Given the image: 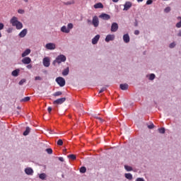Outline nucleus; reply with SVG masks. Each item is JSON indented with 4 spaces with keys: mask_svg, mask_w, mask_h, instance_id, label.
<instances>
[{
    "mask_svg": "<svg viewBox=\"0 0 181 181\" xmlns=\"http://www.w3.org/2000/svg\"><path fill=\"white\" fill-rule=\"evenodd\" d=\"M65 101H66V98H61L55 100L53 102V104L54 105H62V104H63V103H64Z\"/></svg>",
    "mask_w": 181,
    "mask_h": 181,
    "instance_id": "5",
    "label": "nucleus"
},
{
    "mask_svg": "<svg viewBox=\"0 0 181 181\" xmlns=\"http://www.w3.org/2000/svg\"><path fill=\"white\" fill-rule=\"evenodd\" d=\"M30 54V49H26L21 54V57H26Z\"/></svg>",
    "mask_w": 181,
    "mask_h": 181,
    "instance_id": "18",
    "label": "nucleus"
},
{
    "mask_svg": "<svg viewBox=\"0 0 181 181\" xmlns=\"http://www.w3.org/2000/svg\"><path fill=\"white\" fill-rule=\"evenodd\" d=\"M99 18L100 19H103V21H110L111 19V16L107 13H103L101 15L99 16Z\"/></svg>",
    "mask_w": 181,
    "mask_h": 181,
    "instance_id": "9",
    "label": "nucleus"
},
{
    "mask_svg": "<svg viewBox=\"0 0 181 181\" xmlns=\"http://www.w3.org/2000/svg\"><path fill=\"white\" fill-rule=\"evenodd\" d=\"M10 23L12 25V26H15L16 29L18 30H21V29L23 28V24H22L21 21H18V17H12V18L10 20Z\"/></svg>",
    "mask_w": 181,
    "mask_h": 181,
    "instance_id": "1",
    "label": "nucleus"
},
{
    "mask_svg": "<svg viewBox=\"0 0 181 181\" xmlns=\"http://www.w3.org/2000/svg\"><path fill=\"white\" fill-rule=\"evenodd\" d=\"M45 48L47 50H54L56 49V44L53 42H49L45 45Z\"/></svg>",
    "mask_w": 181,
    "mask_h": 181,
    "instance_id": "6",
    "label": "nucleus"
},
{
    "mask_svg": "<svg viewBox=\"0 0 181 181\" xmlns=\"http://www.w3.org/2000/svg\"><path fill=\"white\" fill-rule=\"evenodd\" d=\"M47 177V175H46V173H45L39 174V178L41 179V180H46Z\"/></svg>",
    "mask_w": 181,
    "mask_h": 181,
    "instance_id": "25",
    "label": "nucleus"
},
{
    "mask_svg": "<svg viewBox=\"0 0 181 181\" xmlns=\"http://www.w3.org/2000/svg\"><path fill=\"white\" fill-rule=\"evenodd\" d=\"M18 12L19 13H21V15H23V13H25V11L22 10V9H18Z\"/></svg>",
    "mask_w": 181,
    "mask_h": 181,
    "instance_id": "46",
    "label": "nucleus"
},
{
    "mask_svg": "<svg viewBox=\"0 0 181 181\" xmlns=\"http://www.w3.org/2000/svg\"><path fill=\"white\" fill-rule=\"evenodd\" d=\"M92 25L94 26V28H98L100 21L98 20V17L97 16H94L93 17Z\"/></svg>",
    "mask_w": 181,
    "mask_h": 181,
    "instance_id": "4",
    "label": "nucleus"
},
{
    "mask_svg": "<svg viewBox=\"0 0 181 181\" xmlns=\"http://www.w3.org/2000/svg\"><path fill=\"white\" fill-rule=\"evenodd\" d=\"M53 132V130H49V134H52Z\"/></svg>",
    "mask_w": 181,
    "mask_h": 181,
    "instance_id": "61",
    "label": "nucleus"
},
{
    "mask_svg": "<svg viewBox=\"0 0 181 181\" xmlns=\"http://www.w3.org/2000/svg\"><path fill=\"white\" fill-rule=\"evenodd\" d=\"M21 71V70L19 69H15L11 72V75L13 77H18V76H19V72Z\"/></svg>",
    "mask_w": 181,
    "mask_h": 181,
    "instance_id": "19",
    "label": "nucleus"
},
{
    "mask_svg": "<svg viewBox=\"0 0 181 181\" xmlns=\"http://www.w3.org/2000/svg\"><path fill=\"white\" fill-rule=\"evenodd\" d=\"M26 82V79H21L19 82L20 86H23V83Z\"/></svg>",
    "mask_w": 181,
    "mask_h": 181,
    "instance_id": "41",
    "label": "nucleus"
},
{
    "mask_svg": "<svg viewBox=\"0 0 181 181\" xmlns=\"http://www.w3.org/2000/svg\"><path fill=\"white\" fill-rule=\"evenodd\" d=\"M158 132L160 134H165V128L162 127V128L158 129Z\"/></svg>",
    "mask_w": 181,
    "mask_h": 181,
    "instance_id": "38",
    "label": "nucleus"
},
{
    "mask_svg": "<svg viewBox=\"0 0 181 181\" xmlns=\"http://www.w3.org/2000/svg\"><path fill=\"white\" fill-rule=\"evenodd\" d=\"M7 32H8V33H11V29H8V30H7Z\"/></svg>",
    "mask_w": 181,
    "mask_h": 181,
    "instance_id": "57",
    "label": "nucleus"
},
{
    "mask_svg": "<svg viewBox=\"0 0 181 181\" xmlns=\"http://www.w3.org/2000/svg\"><path fill=\"white\" fill-rule=\"evenodd\" d=\"M118 30V23H112L111 25V32H117Z\"/></svg>",
    "mask_w": 181,
    "mask_h": 181,
    "instance_id": "13",
    "label": "nucleus"
},
{
    "mask_svg": "<svg viewBox=\"0 0 181 181\" xmlns=\"http://www.w3.org/2000/svg\"><path fill=\"white\" fill-rule=\"evenodd\" d=\"M137 2H143L144 0H136Z\"/></svg>",
    "mask_w": 181,
    "mask_h": 181,
    "instance_id": "56",
    "label": "nucleus"
},
{
    "mask_svg": "<svg viewBox=\"0 0 181 181\" xmlns=\"http://www.w3.org/2000/svg\"><path fill=\"white\" fill-rule=\"evenodd\" d=\"M135 26H138V23H135Z\"/></svg>",
    "mask_w": 181,
    "mask_h": 181,
    "instance_id": "62",
    "label": "nucleus"
},
{
    "mask_svg": "<svg viewBox=\"0 0 181 181\" xmlns=\"http://www.w3.org/2000/svg\"><path fill=\"white\" fill-rule=\"evenodd\" d=\"M67 60V58L64 56V54L58 55L56 59L53 61V66H56V64H61V63H64Z\"/></svg>",
    "mask_w": 181,
    "mask_h": 181,
    "instance_id": "2",
    "label": "nucleus"
},
{
    "mask_svg": "<svg viewBox=\"0 0 181 181\" xmlns=\"http://www.w3.org/2000/svg\"><path fill=\"white\" fill-rule=\"evenodd\" d=\"M112 2L117 3V2H118V1H119V0H112Z\"/></svg>",
    "mask_w": 181,
    "mask_h": 181,
    "instance_id": "55",
    "label": "nucleus"
},
{
    "mask_svg": "<svg viewBox=\"0 0 181 181\" xmlns=\"http://www.w3.org/2000/svg\"><path fill=\"white\" fill-rule=\"evenodd\" d=\"M35 80H36V81H37V80L42 81V77H40V76H35Z\"/></svg>",
    "mask_w": 181,
    "mask_h": 181,
    "instance_id": "48",
    "label": "nucleus"
},
{
    "mask_svg": "<svg viewBox=\"0 0 181 181\" xmlns=\"http://www.w3.org/2000/svg\"><path fill=\"white\" fill-rule=\"evenodd\" d=\"M169 47H170V49H173V48L176 47V43H175V42L170 43L169 45Z\"/></svg>",
    "mask_w": 181,
    "mask_h": 181,
    "instance_id": "36",
    "label": "nucleus"
},
{
    "mask_svg": "<svg viewBox=\"0 0 181 181\" xmlns=\"http://www.w3.org/2000/svg\"><path fill=\"white\" fill-rule=\"evenodd\" d=\"M55 81L59 85V87H64L66 86V79L62 76L56 78Z\"/></svg>",
    "mask_w": 181,
    "mask_h": 181,
    "instance_id": "3",
    "label": "nucleus"
},
{
    "mask_svg": "<svg viewBox=\"0 0 181 181\" xmlns=\"http://www.w3.org/2000/svg\"><path fill=\"white\" fill-rule=\"evenodd\" d=\"M154 127H155V125L153 124V123H151V124H149L148 126V129H153Z\"/></svg>",
    "mask_w": 181,
    "mask_h": 181,
    "instance_id": "42",
    "label": "nucleus"
},
{
    "mask_svg": "<svg viewBox=\"0 0 181 181\" xmlns=\"http://www.w3.org/2000/svg\"><path fill=\"white\" fill-rule=\"evenodd\" d=\"M28 101H30V97L29 96H26L20 99V103H28Z\"/></svg>",
    "mask_w": 181,
    "mask_h": 181,
    "instance_id": "24",
    "label": "nucleus"
},
{
    "mask_svg": "<svg viewBox=\"0 0 181 181\" xmlns=\"http://www.w3.org/2000/svg\"><path fill=\"white\" fill-rule=\"evenodd\" d=\"M68 158H69V159H72V160H75V159H76V155L71 154V155L68 156Z\"/></svg>",
    "mask_w": 181,
    "mask_h": 181,
    "instance_id": "34",
    "label": "nucleus"
},
{
    "mask_svg": "<svg viewBox=\"0 0 181 181\" xmlns=\"http://www.w3.org/2000/svg\"><path fill=\"white\" fill-rule=\"evenodd\" d=\"M45 151L49 155H52V153H53V150L52 148H47Z\"/></svg>",
    "mask_w": 181,
    "mask_h": 181,
    "instance_id": "35",
    "label": "nucleus"
},
{
    "mask_svg": "<svg viewBox=\"0 0 181 181\" xmlns=\"http://www.w3.org/2000/svg\"><path fill=\"white\" fill-rule=\"evenodd\" d=\"M87 23H88V25H93V21H91L90 19H88L87 20Z\"/></svg>",
    "mask_w": 181,
    "mask_h": 181,
    "instance_id": "47",
    "label": "nucleus"
},
{
    "mask_svg": "<svg viewBox=\"0 0 181 181\" xmlns=\"http://www.w3.org/2000/svg\"><path fill=\"white\" fill-rule=\"evenodd\" d=\"M0 37H2V33H0Z\"/></svg>",
    "mask_w": 181,
    "mask_h": 181,
    "instance_id": "63",
    "label": "nucleus"
},
{
    "mask_svg": "<svg viewBox=\"0 0 181 181\" xmlns=\"http://www.w3.org/2000/svg\"><path fill=\"white\" fill-rule=\"evenodd\" d=\"M62 177L64 178V174L62 175Z\"/></svg>",
    "mask_w": 181,
    "mask_h": 181,
    "instance_id": "60",
    "label": "nucleus"
},
{
    "mask_svg": "<svg viewBox=\"0 0 181 181\" xmlns=\"http://www.w3.org/2000/svg\"><path fill=\"white\" fill-rule=\"evenodd\" d=\"M124 177H126V179H128V180H132V174L131 173H125L124 174Z\"/></svg>",
    "mask_w": 181,
    "mask_h": 181,
    "instance_id": "27",
    "label": "nucleus"
},
{
    "mask_svg": "<svg viewBox=\"0 0 181 181\" xmlns=\"http://www.w3.org/2000/svg\"><path fill=\"white\" fill-rule=\"evenodd\" d=\"M136 181H145V179H144V177H137Z\"/></svg>",
    "mask_w": 181,
    "mask_h": 181,
    "instance_id": "43",
    "label": "nucleus"
},
{
    "mask_svg": "<svg viewBox=\"0 0 181 181\" xmlns=\"http://www.w3.org/2000/svg\"><path fill=\"white\" fill-rule=\"evenodd\" d=\"M17 110H21V107L18 106Z\"/></svg>",
    "mask_w": 181,
    "mask_h": 181,
    "instance_id": "59",
    "label": "nucleus"
},
{
    "mask_svg": "<svg viewBox=\"0 0 181 181\" xmlns=\"http://www.w3.org/2000/svg\"><path fill=\"white\" fill-rule=\"evenodd\" d=\"M63 93L60 91L56 92L53 94L54 97H59V95H62Z\"/></svg>",
    "mask_w": 181,
    "mask_h": 181,
    "instance_id": "33",
    "label": "nucleus"
},
{
    "mask_svg": "<svg viewBox=\"0 0 181 181\" xmlns=\"http://www.w3.org/2000/svg\"><path fill=\"white\" fill-rule=\"evenodd\" d=\"M93 7L95 9H103V8H104V5H103L102 3H97L93 6Z\"/></svg>",
    "mask_w": 181,
    "mask_h": 181,
    "instance_id": "22",
    "label": "nucleus"
},
{
    "mask_svg": "<svg viewBox=\"0 0 181 181\" xmlns=\"http://www.w3.org/2000/svg\"><path fill=\"white\" fill-rule=\"evenodd\" d=\"M170 11H172V8H170V7L168 6L164 9V12L165 13H169V12H170Z\"/></svg>",
    "mask_w": 181,
    "mask_h": 181,
    "instance_id": "31",
    "label": "nucleus"
},
{
    "mask_svg": "<svg viewBox=\"0 0 181 181\" xmlns=\"http://www.w3.org/2000/svg\"><path fill=\"white\" fill-rule=\"evenodd\" d=\"M146 77H148L150 81H153V80H155V78H156V75H155V74H150L147 75Z\"/></svg>",
    "mask_w": 181,
    "mask_h": 181,
    "instance_id": "21",
    "label": "nucleus"
},
{
    "mask_svg": "<svg viewBox=\"0 0 181 181\" xmlns=\"http://www.w3.org/2000/svg\"><path fill=\"white\" fill-rule=\"evenodd\" d=\"M30 132V127H27L25 129V131L23 133V135H24V136H26L29 135Z\"/></svg>",
    "mask_w": 181,
    "mask_h": 181,
    "instance_id": "26",
    "label": "nucleus"
},
{
    "mask_svg": "<svg viewBox=\"0 0 181 181\" xmlns=\"http://www.w3.org/2000/svg\"><path fill=\"white\" fill-rule=\"evenodd\" d=\"M21 62L23 64H30V63H32V59L29 57H24Z\"/></svg>",
    "mask_w": 181,
    "mask_h": 181,
    "instance_id": "11",
    "label": "nucleus"
},
{
    "mask_svg": "<svg viewBox=\"0 0 181 181\" xmlns=\"http://www.w3.org/2000/svg\"><path fill=\"white\" fill-rule=\"evenodd\" d=\"M42 64L45 67H49L50 66V58L48 57L43 58Z\"/></svg>",
    "mask_w": 181,
    "mask_h": 181,
    "instance_id": "8",
    "label": "nucleus"
},
{
    "mask_svg": "<svg viewBox=\"0 0 181 181\" xmlns=\"http://www.w3.org/2000/svg\"><path fill=\"white\" fill-rule=\"evenodd\" d=\"M123 40H124V43H129V40H131V39L129 37V34H124L123 35Z\"/></svg>",
    "mask_w": 181,
    "mask_h": 181,
    "instance_id": "16",
    "label": "nucleus"
},
{
    "mask_svg": "<svg viewBox=\"0 0 181 181\" xmlns=\"http://www.w3.org/2000/svg\"><path fill=\"white\" fill-rule=\"evenodd\" d=\"M177 19H180V21L176 23L175 26L176 28L180 29V28H181V17L180 16L177 17Z\"/></svg>",
    "mask_w": 181,
    "mask_h": 181,
    "instance_id": "29",
    "label": "nucleus"
},
{
    "mask_svg": "<svg viewBox=\"0 0 181 181\" xmlns=\"http://www.w3.org/2000/svg\"><path fill=\"white\" fill-rule=\"evenodd\" d=\"M5 28V25L4 23H0V30H2Z\"/></svg>",
    "mask_w": 181,
    "mask_h": 181,
    "instance_id": "44",
    "label": "nucleus"
},
{
    "mask_svg": "<svg viewBox=\"0 0 181 181\" xmlns=\"http://www.w3.org/2000/svg\"><path fill=\"white\" fill-rule=\"evenodd\" d=\"M59 160H60V162H64V158H63V157H59Z\"/></svg>",
    "mask_w": 181,
    "mask_h": 181,
    "instance_id": "51",
    "label": "nucleus"
},
{
    "mask_svg": "<svg viewBox=\"0 0 181 181\" xmlns=\"http://www.w3.org/2000/svg\"><path fill=\"white\" fill-rule=\"evenodd\" d=\"M61 32L63 33H70V30L67 28V27H66V25H63L61 28Z\"/></svg>",
    "mask_w": 181,
    "mask_h": 181,
    "instance_id": "23",
    "label": "nucleus"
},
{
    "mask_svg": "<svg viewBox=\"0 0 181 181\" xmlns=\"http://www.w3.org/2000/svg\"><path fill=\"white\" fill-rule=\"evenodd\" d=\"M26 67H27V69H28V70H30V69H32L33 66H32V64H28Z\"/></svg>",
    "mask_w": 181,
    "mask_h": 181,
    "instance_id": "49",
    "label": "nucleus"
},
{
    "mask_svg": "<svg viewBox=\"0 0 181 181\" xmlns=\"http://www.w3.org/2000/svg\"><path fill=\"white\" fill-rule=\"evenodd\" d=\"M132 7V3L130 1H126L124 5L123 11H129Z\"/></svg>",
    "mask_w": 181,
    "mask_h": 181,
    "instance_id": "12",
    "label": "nucleus"
},
{
    "mask_svg": "<svg viewBox=\"0 0 181 181\" xmlns=\"http://www.w3.org/2000/svg\"><path fill=\"white\" fill-rule=\"evenodd\" d=\"M52 107H48L47 111H48V112H49V114H50V112H52Z\"/></svg>",
    "mask_w": 181,
    "mask_h": 181,
    "instance_id": "50",
    "label": "nucleus"
},
{
    "mask_svg": "<svg viewBox=\"0 0 181 181\" xmlns=\"http://www.w3.org/2000/svg\"><path fill=\"white\" fill-rule=\"evenodd\" d=\"M28 35V29L25 28L18 34L19 37H25Z\"/></svg>",
    "mask_w": 181,
    "mask_h": 181,
    "instance_id": "15",
    "label": "nucleus"
},
{
    "mask_svg": "<svg viewBox=\"0 0 181 181\" xmlns=\"http://www.w3.org/2000/svg\"><path fill=\"white\" fill-rule=\"evenodd\" d=\"M105 42L107 43L110 42H112V40H115V35H107L105 39Z\"/></svg>",
    "mask_w": 181,
    "mask_h": 181,
    "instance_id": "10",
    "label": "nucleus"
},
{
    "mask_svg": "<svg viewBox=\"0 0 181 181\" xmlns=\"http://www.w3.org/2000/svg\"><path fill=\"white\" fill-rule=\"evenodd\" d=\"M24 172L25 175H28V176H33V173H35V171H33V168L30 167L25 168Z\"/></svg>",
    "mask_w": 181,
    "mask_h": 181,
    "instance_id": "7",
    "label": "nucleus"
},
{
    "mask_svg": "<svg viewBox=\"0 0 181 181\" xmlns=\"http://www.w3.org/2000/svg\"><path fill=\"white\" fill-rule=\"evenodd\" d=\"M86 172H87V168H86V167L83 166L80 168L81 173H86Z\"/></svg>",
    "mask_w": 181,
    "mask_h": 181,
    "instance_id": "30",
    "label": "nucleus"
},
{
    "mask_svg": "<svg viewBox=\"0 0 181 181\" xmlns=\"http://www.w3.org/2000/svg\"><path fill=\"white\" fill-rule=\"evenodd\" d=\"M177 36L181 37V30H179L178 33L177 34Z\"/></svg>",
    "mask_w": 181,
    "mask_h": 181,
    "instance_id": "52",
    "label": "nucleus"
},
{
    "mask_svg": "<svg viewBox=\"0 0 181 181\" xmlns=\"http://www.w3.org/2000/svg\"><path fill=\"white\" fill-rule=\"evenodd\" d=\"M69 73H70V68L66 67L62 71V76H69Z\"/></svg>",
    "mask_w": 181,
    "mask_h": 181,
    "instance_id": "20",
    "label": "nucleus"
},
{
    "mask_svg": "<svg viewBox=\"0 0 181 181\" xmlns=\"http://www.w3.org/2000/svg\"><path fill=\"white\" fill-rule=\"evenodd\" d=\"M100 40V35H96L93 39H92V45H97L98 43V41Z\"/></svg>",
    "mask_w": 181,
    "mask_h": 181,
    "instance_id": "14",
    "label": "nucleus"
},
{
    "mask_svg": "<svg viewBox=\"0 0 181 181\" xmlns=\"http://www.w3.org/2000/svg\"><path fill=\"white\" fill-rule=\"evenodd\" d=\"M153 4V0H147L146 4V5H152Z\"/></svg>",
    "mask_w": 181,
    "mask_h": 181,
    "instance_id": "40",
    "label": "nucleus"
},
{
    "mask_svg": "<svg viewBox=\"0 0 181 181\" xmlns=\"http://www.w3.org/2000/svg\"><path fill=\"white\" fill-rule=\"evenodd\" d=\"M101 93H103V91H99L98 95H100V94H101Z\"/></svg>",
    "mask_w": 181,
    "mask_h": 181,
    "instance_id": "58",
    "label": "nucleus"
},
{
    "mask_svg": "<svg viewBox=\"0 0 181 181\" xmlns=\"http://www.w3.org/2000/svg\"><path fill=\"white\" fill-rule=\"evenodd\" d=\"M73 4H74V1H67V2H64V5H73Z\"/></svg>",
    "mask_w": 181,
    "mask_h": 181,
    "instance_id": "37",
    "label": "nucleus"
},
{
    "mask_svg": "<svg viewBox=\"0 0 181 181\" xmlns=\"http://www.w3.org/2000/svg\"><path fill=\"white\" fill-rule=\"evenodd\" d=\"M73 23H68L67 25V29H69V32L70 30H71V29H73Z\"/></svg>",
    "mask_w": 181,
    "mask_h": 181,
    "instance_id": "32",
    "label": "nucleus"
},
{
    "mask_svg": "<svg viewBox=\"0 0 181 181\" xmlns=\"http://www.w3.org/2000/svg\"><path fill=\"white\" fill-rule=\"evenodd\" d=\"M134 35H139V30H136L134 31Z\"/></svg>",
    "mask_w": 181,
    "mask_h": 181,
    "instance_id": "53",
    "label": "nucleus"
},
{
    "mask_svg": "<svg viewBox=\"0 0 181 181\" xmlns=\"http://www.w3.org/2000/svg\"><path fill=\"white\" fill-rule=\"evenodd\" d=\"M25 1V2H28V0H24Z\"/></svg>",
    "mask_w": 181,
    "mask_h": 181,
    "instance_id": "64",
    "label": "nucleus"
},
{
    "mask_svg": "<svg viewBox=\"0 0 181 181\" xmlns=\"http://www.w3.org/2000/svg\"><path fill=\"white\" fill-rule=\"evenodd\" d=\"M124 169L125 170H127V172H132L134 170V169L132 168V167L129 166V165H124Z\"/></svg>",
    "mask_w": 181,
    "mask_h": 181,
    "instance_id": "28",
    "label": "nucleus"
},
{
    "mask_svg": "<svg viewBox=\"0 0 181 181\" xmlns=\"http://www.w3.org/2000/svg\"><path fill=\"white\" fill-rule=\"evenodd\" d=\"M129 87V86L128 85V83H122L119 85V88L124 91L128 90Z\"/></svg>",
    "mask_w": 181,
    "mask_h": 181,
    "instance_id": "17",
    "label": "nucleus"
},
{
    "mask_svg": "<svg viewBox=\"0 0 181 181\" xmlns=\"http://www.w3.org/2000/svg\"><path fill=\"white\" fill-rule=\"evenodd\" d=\"M95 118H96V119H99V121L100 122H104V119H103L101 117H95Z\"/></svg>",
    "mask_w": 181,
    "mask_h": 181,
    "instance_id": "45",
    "label": "nucleus"
},
{
    "mask_svg": "<svg viewBox=\"0 0 181 181\" xmlns=\"http://www.w3.org/2000/svg\"><path fill=\"white\" fill-rule=\"evenodd\" d=\"M57 145H59V146H62V145H63V140L62 139H59L57 142Z\"/></svg>",
    "mask_w": 181,
    "mask_h": 181,
    "instance_id": "39",
    "label": "nucleus"
},
{
    "mask_svg": "<svg viewBox=\"0 0 181 181\" xmlns=\"http://www.w3.org/2000/svg\"><path fill=\"white\" fill-rule=\"evenodd\" d=\"M105 90H107L105 88H103L100 91H104Z\"/></svg>",
    "mask_w": 181,
    "mask_h": 181,
    "instance_id": "54",
    "label": "nucleus"
}]
</instances>
